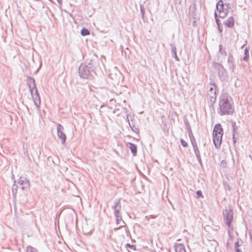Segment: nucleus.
Here are the masks:
<instances>
[{
  "label": "nucleus",
  "mask_w": 252,
  "mask_h": 252,
  "mask_svg": "<svg viewBox=\"0 0 252 252\" xmlns=\"http://www.w3.org/2000/svg\"><path fill=\"white\" fill-rule=\"evenodd\" d=\"M234 111L232 98L227 94H223L220 98L218 113L221 115H232Z\"/></svg>",
  "instance_id": "f257e3e1"
},
{
  "label": "nucleus",
  "mask_w": 252,
  "mask_h": 252,
  "mask_svg": "<svg viewBox=\"0 0 252 252\" xmlns=\"http://www.w3.org/2000/svg\"><path fill=\"white\" fill-rule=\"evenodd\" d=\"M97 64L95 60L91 59L80 64L79 67V75L83 79H91L93 74H95L94 68Z\"/></svg>",
  "instance_id": "f03ea898"
},
{
  "label": "nucleus",
  "mask_w": 252,
  "mask_h": 252,
  "mask_svg": "<svg viewBox=\"0 0 252 252\" xmlns=\"http://www.w3.org/2000/svg\"><path fill=\"white\" fill-rule=\"evenodd\" d=\"M27 84L35 105L38 108L40 105V97L36 88L35 81L33 78L28 77Z\"/></svg>",
  "instance_id": "7ed1b4c3"
},
{
  "label": "nucleus",
  "mask_w": 252,
  "mask_h": 252,
  "mask_svg": "<svg viewBox=\"0 0 252 252\" xmlns=\"http://www.w3.org/2000/svg\"><path fill=\"white\" fill-rule=\"evenodd\" d=\"M207 87L209 89L207 92L208 99H209V105L212 106L216 101L217 95L216 88L217 86L215 83H210Z\"/></svg>",
  "instance_id": "20e7f679"
},
{
  "label": "nucleus",
  "mask_w": 252,
  "mask_h": 252,
  "mask_svg": "<svg viewBox=\"0 0 252 252\" xmlns=\"http://www.w3.org/2000/svg\"><path fill=\"white\" fill-rule=\"evenodd\" d=\"M223 215L224 221L226 225L228 227H230L231 222L233 220L234 213L233 210L230 207L226 208L225 210L223 211Z\"/></svg>",
  "instance_id": "39448f33"
},
{
  "label": "nucleus",
  "mask_w": 252,
  "mask_h": 252,
  "mask_svg": "<svg viewBox=\"0 0 252 252\" xmlns=\"http://www.w3.org/2000/svg\"><path fill=\"white\" fill-rule=\"evenodd\" d=\"M57 135L61 141L62 144H64L65 142L66 137L65 133L63 132L64 127L61 124H58L57 126Z\"/></svg>",
  "instance_id": "423d86ee"
},
{
  "label": "nucleus",
  "mask_w": 252,
  "mask_h": 252,
  "mask_svg": "<svg viewBox=\"0 0 252 252\" xmlns=\"http://www.w3.org/2000/svg\"><path fill=\"white\" fill-rule=\"evenodd\" d=\"M217 9L219 11V17L220 18H224L227 15V12L224 11V4L222 0H220L216 4Z\"/></svg>",
  "instance_id": "0eeeda50"
},
{
  "label": "nucleus",
  "mask_w": 252,
  "mask_h": 252,
  "mask_svg": "<svg viewBox=\"0 0 252 252\" xmlns=\"http://www.w3.org/2000/svg\"><path fill=\"white\" fill-rule=\"evenodd\" d=\"M17 184L19 185V189L23 190L28 189L30 187L29 182L25 177H21Z\"/></svg>",
  "instance_id": "6e6552de"
},
{
  "label": "nucleus",
  "mask_w": 252,
  "mask_h": 252,
  "mask_svg": "<svg viewBox=\"0 0 252 252\" xmlns=\"http://www.w3.org/2000/svg\"><path fill=\"white\" fill-rule=\"evenodd\" d=\"M221 135H213V143L216 149H218L220 148L222 143Z\"/></svg>",
  "instance_id": "1a4fd4ad"
},
{
  "label": "nucleus",
  "mask_w": 252,
  "mask_h": 252,
  "mask_svg": "<svg viewBox=\"0 0 252 252\" xmlns=\"http://www.w3.org/2000/svg\"><path fill=\"white\" fill-rule=\"evenodd\" d=\"M223 128L220 124H216L214 128L213 135H223Z\"/></svg>",
  "instance_id": "9d476101"
},
{
  "label": "nucleus",
  "mask_w": 252,
  "mask_h": 252,
  "mask_svg": "<svg viewBox=\"0 0 252 252\" xmlns=\"http://www.w3.org/2000/svg\"><path fill=\"white\" fill-rule=\"evenodd\" d=\"M227 63L229 66V68L232 71H234V68L235 67V65L233 63V57L231 54H229L228 57Z\"/></svg>",
  "instance_id": "9b49d317"
},
{
  "label": "nucleus",
  "mask_w": 252,
  "mask_h": 252,
  "mask_svg": "<svg viewBox=\"0 0 252 252\" xmlns=\"http://www.w3.org/2000/svg\"><path fill=\"white\" fill-rule=\"evenodd\" d=\"M112 208L114 209L115 215H121L120 210H121V205L120 201L116 202L115 205L113 206Z\"/></svg>",
  "instance_id": "f8f14e48"
},
{
  "label": "nucleus",
  "mask_w": 252,
  "mask_h": 252,
  "mask_svg": "<svg viewBox=\"0 0 252 252\" xmlns=\"http://www.w3.org/2000/svg\"><path fill=\"white\" fill-rule=\"evenodd\" d=\"M234 19L232 17H229L226 20L223 22V24L229 28H232L234 26Z\"/></svg>",
  "instance_id": "ddd939ff"
},
{
  "label": "nucleus",
  "mask_w": 252,
  "mask_h": 252,
  "mask_svg": "<svg viewBox=\"0 0 252 252\" xmlns=\"http://www.w3.org/2000/svg\"><path fill=\"white\" fill-rule=\"evenodd\" d=\"M116 219V222L117 224H120L119 228H120L124 226L125 222L122 220V217L121 215H115Z\"/></svg>",
  "instance_id": "4468645a"
},
{
  "label": "nucleus",
  "mask_w": 252,
  "mask_h": 252,
  "mask_svg": "<svg viewBox=\"0 0 252 252\" xmlns=\"http://www.w3.org/2000/svg\"><path fill=\"white\" fill-rule=\"evenodd\" d=\"M170 47L171 48V53L172 54V56L175 58V59L177 61H179V58L178 57L177 55V52H176V47L175 46V45L171 44Z\"/></svg>",
  "instance_id": "2eb2a0df"
},
{
  "label": "nucleus",
  "mask_w": 252,
  "mask_h": 252,
  "mask_svg": "<svg viewBox=\"0 0 252 252\" xmlns=\"http://www.w3.org/2000/svg\"><path fill=\"white\" fill-rule=\"evenodd\" d=\"M128 147L130 149L131 152L132 153L133 156H136L137 152V146L135 144L131 143H128Z\"/></svg>",
  "instance_id": "dca6fc26"
},
{
  "label": "nucleus",
  "mask_w": 252,
  "mask_h": 252,
  "mask_svg": "<svg viewBox=\"0 0 252 252\" xmlns=\"http://www.w3.org/2000/svg\"><path fill=\"white\" fill-rule=\"evenodd\" d=\"M193 150L198 162L199 163L200 165L202 166V163L201 158L200 154V152L198 150V147H195V148L193 149Z\"/></svg>",
  "instance_id": "f3484780"
},
{
  "label": "nucleus",
  "mask_w": 252,
  "mask_h": 252,
  "mask_svg": "<svg viewBox=\"0 0 252 252\" xmlns=\"http://www.w3.org/2000/svg\"><path fill=\"white\" fill-rule=\"evenodd\" d=\"M219 53L224 58L227 56V53L225 51V49L224 47L222 46L221 45H219Z\"/></svg>",
  "instance_id": "a211bd4d"
},
{
  "label": "nucleus",
  "mask_w": 252,
  "mask_h": 252,
  "mask_svg": "<svg viewBox=\"0 0 252 252\" xmlns=\"http://www.w3.org/2000/svg\"><path fill=\"white\" fill-rule=\"evenodd\" d=\"M126 248L128 249L129 252H132V251L136 250V246L135 245H130L128 243L126 244Z\"/></svg>",
  "instance_id": "6ab92c4d"
},
{
  "label": "nucleus",
  "mask_w": 252,
  "mask_h": 252,
  "mask_svg": "<svg viewBox=\"0 0 252 252\" xmlns=\"http://www.w3.org/2000/svg\"><path fill=\"white\" fill-rule=\"evenodd\" d=\"M176 252H186L184 246L183 245L180 244L176 247Z\"/></svg>",
  "instance_id": "aec40b11"
},
{
  "label": "nucleus",
  "mask_w": 252,
  "mask_h": 252,
  "mask_svg": "<svg viewBox=\"0 0 252 252\" xmlns=\"http://www.w3.org/2000/svg\"><path fill=\"white\" fill-rule=\"evenodd\" d=\"M140 13L141 17L142 19H144L145 13V6L144 4H140Z\"/></svg>",
  "instance_id": "412c9836"
},
{
  "label": "nucleus",
  "mask_w": 252,
  "mask_h": 252,
  "mask_svg": "<svg viewBox=\"0 0 252 252\" xmlns=\"http://www.w3.org/2000/svg\"><path fill=\"white\" fill-rule=\"evenodd\" d=\"M81 34L82 36H86L90 34V31L86 28H83L81 31Z\"/></svg>",
  "instance_id": "4be33fe9"
},
{
  "label": "nucleus",
  "mask_w": 252,
  "mask_h": 252,
  "mask_svg": "<svg viewBox=\"0 0 252 252\" xmlns=\"http://www.w3.org/2000/svg\"><path fill=\"white\" fill-rule=\"evenodd\" d=\"M19 188V185L17 184H14L12 188V191L13 195H15L17 193V189Z\"/></svg>",
  "instance_id": "5701e85b"
},
{
  "label": "nucleus",
  "mask_w": 252,
  "mask_h": 252,
  "mask_svg": "<svg viewBox=\"0 0 252 252\" xmlns=\"http://www.w3.org/2000/svg\"><path fill=\"white\" fill-rule=\"evenodd\" d=\"M190 140L191 141V144L192 145V147H193V148L194 149L195 147H197V144L196 143V141H195V139L193 137H191L190 138Z\"/></svg>",
  "instance_id": "b1692460"
},
{
  "label": "nucleus",
  "mask_w": 252,
  "mask_h": 252,
  "mask_svg": "<svg viewBox=\"0 0 252 252\" xmlns=\"http://www.w3.org/2000/svg\"><path fill=\"white\" fill-rule=\"evenodd\" d=\"M217 67L220 71H221L222 72H223V71L225 72V68L221 63H218Z\"/></svg>",
  "instance_id": "393cba45"
},
{
  "label": "nucleus",
  "mask_w": 252,
  "mask_h": 252,
  "mask_svg": "<svg viewBox=\"0 0 252 252\" xmlns=\"http://www.w3.org/2000/svg\"><path fill=\"white\" fill-rule=\"evenodd\" d=\"M231 124L233 133L236 132L237 126H236V123L235 122H232Z\"/></svg>",
  "instance_id": "a878e982"
},
{
  "label": "nucleus",
  "mask_w": 252,
  "mask_h": 252,
  "mask_svg": "<svg viewBox=\"0 0 252 252\" xmlns=\"http://www.w3.org/2000/svg\"><path fill=\"white\" fill-rule=\"evenodd\" d=\"M27 252H37V250L33 247L29 246L28 247Z\"/></svg>",
  "instance_id": "bb28decb"
},
{
  "label": "nucleus",
  "mask_w": 252,
  "mask_h": 252,
  "mask_svg": "<svg viewBox=\"0 0 252 252\" xmlns=\"http://www.w3.org/2000/svg\"><path fill=\"white\" fill-rule=\"evenodd\" d=\"M215 20H216V24L218 26V27H220V20L218 19V18L217 17V13L215 12Z\"/></svg>",
  "instance_id": "cd10ccee"
},
{
  "label": "nucleus",
  "mask_w": 252,
  "mask_h": 252,
  "mask_svg": "<svg viewBox=\"0 0 252 252\" xmlns=\"http://www.w3.org/2000/svg\"><path fill=\"white\" fill-rule=\"evenodd\" d=\"M181 144L184 147H187L188 146V143L186 142L184 139H181L180 140Z\"/></svg>",
  "instance_id": "c85d7f7f"
},
{
  "label": "nucleus",
  "mask_w": 252,
  "mask_h": 252,
  "mask_svg": "<svg viewBox=\"0 0 252 252\" xmlns=\"http://www.w3.org/2000/svg\"><path fill=\"white\" fill-rule=\"evenodd\" d=\"M128 123H129V126H130V127L131 128L132 130L134 132H136V133H139V128H137V127H134V126H133V127H132V126H130V123L129 122Z\"/></svg>",
  "instance_id": "c756f323"
},
{
  "label": "nucleus",
  "mask_w": 252,
  "mask_h": 252,
  "mask_svg": "<svg viewBox=\"0 0 252 252\" xmlns=\"http://www.w3.org/2000/svg\"><path fill=\"white\" fill-rule=\"evenodd\" d=\"M196 193V195H197V197L198 198H200V197L203 198V195L202 192V191L201 190L197 191Z\"/></svg>",
  "instance_id": "7c9ffc66"
},
{
  "label": "nucleus",
  "mask_w": 252,
  "mask_h": 252,
  "mask_svg": "<svg viewBox=\"0 0 252 252\" xmlns=\"http://www.w3.org/2000/svg\"><path fill=\"white\" fill-rule=\"evenodd\" d=\"M236 132L233 133L232 139H233V142L234 144H235V143L237 142V141L238 139V138L236 137Z\"/></svg>",
  "instance_id": "2f4dec72"
},
{
  "label": "nucleus",
  "mask_w": 252,
  "mask_h": 252,
  "mask_svg": "<svg viewBox=\"0 0 252 252\" xmlns=\"http://www.w3.org/2000/svg\"><path fill=\"white\" fill-rule=\"evenodd\" d=\"M184 123H185L186 128L188 127V126H190L189 122L187 119H184Z\"/></svg>",
  "instance_id": "473e14b6"
},
{
  "label": "nucleus",
  "mask_w": 252,
  "mask_h": 252,
  "mask_svg": "<svg viewBox=\"0 0 252 252\" xmlns=\"http://www.w3.org/2000/svg\"><path fill=\"white\" fill-rule=\"evenodd\" d=\"M243 59L244 61H245L246 62L248 61V60L249 59V55H245Z\"/></svg>",
  "instance_id": "72a5a7b5"
},
{
  "label": "nucleus",
  "mask_w": 252,
  "mask_h": 252,
  "mask_svg": "<svg viewBox=\"0 0 252 252\" xmlns=\"http://www.w3.org/2000/svg\"><path fill=\"white\" fill-rule=\"evenodd\" d=\"M239 246H240V245L239 244V242L238 241H237L235 243V248L236 250L237 249H239L238 248Z\"/></svg>",
  "instance_id": "f704fd0d"
},
{
  "label": "nucleus",
  "mask_w": 252,
  "mask_h": 252,
  "mask_svg": "<svg viewBox=\"0 0 252 252\" xmlns=\"http://www.w3.org/2000/svg\"><path fill=\"white\" fill-rule=\"evenodd\" d=\"M223 4H224V7L225 6L227 9L230 8V5L229 3H223Z\"/></svg>",
  "instance_id": "c9c22d12"
},
{
  "label": "nucleus",
  "mask_w": 252,
  "mask_h": 252,
  "mask_svg": "<svg viewBox=\"0 0 252 252\" xmlns=\"http://www.w3.org/2000/svg\"><path fill=\"white\" fill-rule=\"evenodd\" d=\"M244 54L245 55H249V49L247 48H246L244 50Z\"/></svg>",
  "instance_id": "e433bc0d"
},
{
  "label": "nucleus",
  "mask_w": 252,
  "mask_h": 252,
  "mask_svg": "<svg viewBox=\"0 0 252 252\" xmlns=\"http://www.w3.org/2000/svg\"><path fill=\"white\" fill-rule=\"evenodd\" d=\"M188 135H189V138L193 137V133H192V131L188 132Z\"/></svg>",
  "instance_id": "4c0bfd02"
},
{
  "label": "nucleus",
  "mask_w": 252,
  "mask_h": 252,
  "mask_svg": "<svg viewBox=\"0 0 252 252\" xmlns=\"http://www.w3.org/2000/svg\"><path fill=\"white\" fill-rule=\"evenodd\" d=\"M249 235H250V239H251V241L252 242V230H250L249 231Z\"/></svg>",
  "instance_id": "58836bf2"
},
{
  "label": "nucleus",
  "mask_w": 252,
  "mask_h": 252,
  "mask_svg": "<svg viewBox=\"0 0 252 252\" xmlns=\"http://www.w3.org/2000/svg\"><path fill=\"white\" fill-rule=\"evenodd\" d=\"M186 129L188 132L192 131L190 126H188V127L186 128Z\"/></svg>",
  "instance_id": "ea45409f"
},
{
  "label": "nucleus",
  "mask_w": 252,
  "mask_h": 252,
  "mask_svg": "<svg viewBox=\"0 0 252 252\" xmlns=\"http://www.w3.org/2000/svg\"><path fill=\"white\" fill-rule=\"evenodd\" d=\"M60 5L62 4V0H57Z\"/></svg>",
  "instance_id": "a19ab883"
},
{
  "label": "nucleus",
  "mask_w": 252,
  "mask_h": 252,
  "mask_svg": "<svg viewBox=\"0 0 252 252\" xmlns=\"http://www.w3.org/2000/svg\"><path fill=\"white\" fill-rule=\"evenodd\" d=\"M221 164H222V165H226V161H224V160H222V161H221Z\"/></svg>",
  "instance_id": "79ce46f5"
},
{
  "label": "nucleus",
  "mask_w": 252,
  "mask_h": 252,
  "mask_svg": "<svg viewBox=\"0 0 252 252\" xmlns=\"http://www.w3.org/2000/svg\"><path fill=\"white\" fill-rule=\"evenodd\" d=\"M218 28H219L220 32H222V29L221 28V26H220V27H218Z\"/></svg>",
  "instance_id": "37998d69"
},
{
  "label": "nucleus",
  "mask_w": 252,
  "mask_h": 252,
  "mask_svg": "<svg viewBox=\"0 0 252 252\" xmlns=\"http://www.w3.org/2000/svg\"><path fill=\"white\" fill-rule=\"evenodd\" d=\"M236 252H242L240 249H237Z\"/></svg>",
  "instance_id": "c03bdc74"
}]
</instances>
